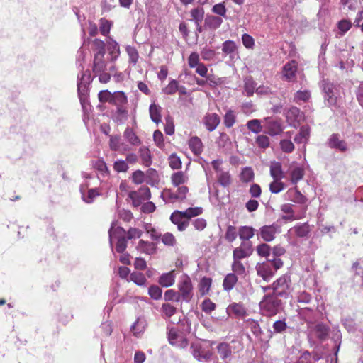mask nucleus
Masks as SVG:
<instances>
[{"label":"nucleus","instance_id":"nucleus-15","mask_svg":"<svg viewBox=\"0 0 363 363\" xmlns=\"http://www.w3.org/2000/svg\"><path fill=\"white\" fill-rule=\"evenodd\" d=\"M286 199L298 204H304L307 198L296 187L289 189L285 194Z\"/></svg>","mask_w":363,"mask_h":363},{"label":"nucleus","instance_id":"nucleus-28","mask_svg":"<svg viewBox=\"0 0 363 363\" xmlns=\"http://www.w3.org/2000/svg\"><path fill=\"white\" fill-rule=\"evenodd\" d=\"M189 180L188 176L182 171L174 172L171 176V182L174 186H181Z\"/></svg>","mask_w":363,"mask_h":363},{"label":"nucleus","instance_id":"nucleus-56","mask_svg":"<svg viewBox=\"0 0 363 363\" xmlns=\"http://www.w3.org/2000/svg\"><path fill=\"white\" fill-rule=\"evenodd\" d=\"M121 145H123L121 142L120 136L111 135L109 140V146L111 150L118 151L121 150Z\"/></svg>","mask_w":363,"mask_h":363},{"label":"nucleus","instance_id":"nucleus-19","mask_svg":"<svg viewBox=\"0 0 363 363\" xmlns=\"http://www.w3.org/2000/svg\"><path fill=\"white\" fill-rule=\"evenodd\" d=\"M223 18L218 16L206 15L204 19V28L216 30L222 25Z\"/></svg>","mask_w":363,"mask_h":363},{"label":"nucleus","instance_id":"nucleus-11","mask_svg":"<svg viewBox=\"0 0 363 363\" xmlns=\"http://www.w3.org/2000/svg\"><path fill=\"white\" fill-rule=\"evenodd\" d=\"M265 133L271 136H275L283 131V126L280 120L272 118H265L264 125Z\"/></svg>","mask_w":363,"mask_h":363},{"label":"nucleus","instance_id":"nucleus-7","mask_svg":"<svg viewBox=\"0 0 363 363\" xmlns=\"http://www.w3.org/2000/svg\"><path fill=\"white\" fill-rule=\"evenodd\" d=\"M178 288L181 298L185 302H189L194 296V293L191 278L187 274H184L180 277Z\"/></svg>","mask_w":363,"mask_h":363},{"label":"nucleus","instance_id":"nucleus-25","mask_svg":"<svg viewBox=\"0 0 363 363\" xmlns=\"http://www.w3.org/2000/svg\"><path fill=\"white\" fill-rule=\"evenodd\" d=\"M270 176L273 179H282L285 177L281 162L276 161L271 162Z\"/></svg>","mask_w":363,"mask_h":363},{"label":"nucleus","instance_id":"nucleus-57","mask_svg":"<svg viewBox=\"0 0 363 363\" xmlns=\"http://www.w3.org/2000/svg\"><path fill=\"white\" fill-rule=\"evenodd\" d=\"M203 212V208L201 207H194V208H189L186 211H182L183 216H185V218L187 220L191 218V217L197 216L201 214Z\"/></svg>","mask_w":363,"mask_h":363},{"label":"nucleus","instance_id":"nucleus-37","mask_svg":"<svg viewBox=\"0 0 363 363\" xmlns=\"http://www.w3.org/2000/svg\"><path fill=\"white\" fill-rule=\"evenodd\" d=\"M311 97V94L309 90H298L294 96L293 101L296 104H301V102H308Z\"/></svg>","mask_w":363,"mask_h":363},{"label":"nucleus","instance_id":"nucleus-62","mask_svg":"<svg viewBox=\"0 0 363 363\" xmlns=\"http://www.w3.org/2000/svg\"><path fill=\"white\" fill-rule=\"evenodd\" d=\"M126 51L129 56L130 62L132 64L135 65L139 57L138 52L136 48L135 47L128 45L126 47Z\"/></svg>","mask_w":363,"mask_h":363},{"label":"nucleus","instance_id":"nucleus-35","mask_svg":"<svg viewBox=\"0 0 363 363\" xmlns=\"http://www.w3.org/2000/svg\"><path fill=\"white\" fill-rule=\"evenodd\" d=\"M313 332L317 338L323 340L328 335L329 328L324 323H318L313 328Z\"/></svg>","mask_w":363,"mask_h":363},{"label":"nucleus","instance_id":"nucleus-51","mask_svg":"<svg viewBox=\"0 0 363 363\" xmlns=\"http://www.w3.org/2000/svg\"><path fill=\"white\" fill-rule=\"evenodd\" d=\"M211 11L213 13L218 15L220 18H222V17L225 18H228L227 15H226L227 9L223 2L215 4L212 7Z\"/></svg>","mask_w":363,"mask_h":363},{"label":"nucleus","instance_id":"nucleus-10","mask_svg":"<svg viewBox=\"0 0 363 363\" xmlns=\"http://www.w3.org/2000/svg\"><path fill=\"white\" fill-rule=\"evenodd\" d=\"M253 252L252 242H242L239 247H235L233 252V259L241 260L249 257Z\"/></svg>","mask_w":363,"mask_h":363},{"label":"nucleus","instance_id":"nucleus-49","mask_svg":"<svg viewBox=\"0 0 363 363\" xmlns=\"http://www.w3.org/2000/svg\"><path fill=\"white\" fill-rule=\"evenodd\" d=\"M256 251L259 256L268 259L270 256L272 248L268 244L262 243L257 246Z\"/></svg>","mask_w":363,"mask_h":363},{"label":"nucleus","instance_id":"nucleus-48","mask_svg":"<svg viewBox=\"0 0 363 363\" xmlns=\"http://www.w3.org/2000/svg\"><path fill=\"white\" fill-rule=\"evenodd\" d=\"M87 89H85L84 86L82 85L81 83L79 84V99L84 111H85V105H89L87 100Z\"/></svg>","mask_w":363,"mask_h":363},{"label":"nucleus","instance_id":"nucleus-20","mask_svg":"<svg viewBox=\"0 0 363 363\" xmlns=\"http://www.w3.org/2000/svg\"><path fill=\"white\" fill-rule=\"evenodd\" d=\"M235 350L230 344L227 342H220L217 346L218 352L222 360L226 361L229 359Z\"/></svg>","mask_w":363,"mask_h":363},{"label":"nucleus","instance_id":"nucleus-53","mask_svg":"<svg viewBox=\"0 0 363 363\" xmlns=\"http://www.w3.org/2000/svg\"><path fill=\"white\" fill-rule=\"evenodd\" d=\"M247 128L254 133H259L262 130V126L258 119H252L247 123Z\"/></svg>","mask_w":363,"mask_h":363},{"label":"nucleus","instance_id":"nucleus-47","mask_svg":"<svg viewBox=\"0 0 363 363\" xmlns=\"http://www.w3.org/2000/svg\"><path fill=\"white\" fill-rule=\"evenodd\" d=\"M254 172L250 167H247L242 169L240 174V180L243 182L248 183L254 179Z\"/></svg>","mask_w":363,"mask_h":363},{"label":"nucleus","instance_id":"nucleus-18","mask_svg":"<svg viewBox=\"0 0 363 363\" xmlns=\"http://www.w3.org/2000/svg\"><path fill=\"white\" fill-rule=\"evenodd\" d=\"M184 218H185V216H183L182 211H174L170 216L171 221L177 225L179 231L184 230L189 225V221L183 220Z\"/></svg>","mask_w":363,"mask_h":363},{"label":"nucleus","instance_id":"nucleus-34","mask_svg":"<svg viewBox=\"0 0 363 363\" xmlns=\"http://www.w3.org/2000/svg\"><path fill=\"white\" fill-rule=\"evenodd\" d=\"M123 137L132 145L138 146L141 143L140 138L136 135L133 130L129 127L125 128Z\"/></svg>","mask_w":363,"mask_h":363},{"label":"nucleus","instance_id":"nucleus-63","mask_svg":"<svg viewBox=\"0 0 363 363\" xmlns=\"http://www.w3.org/2000/svg\"><path fill=\"white\" fill-rule=\"evenodd\" d=\"M179 89L178 82L175 79H172L168 85L163 89V92L168 95L175 94Z\"/></svg>","mask_w":363,"mask_h":363},{"label":"nucleus","instance_id":"nucleus-42","mask_svg":"<svg viewBox=\"0 0 363 363\" xmlns=\"http://www.w3.org/2000/svg\"><path fill=\"white\" fill-rule=\"evenodd\" d=\"M285 187L286 185L284 182H281V179H273V181L269 185L270 192L275 194L282 191Z\"/></svg>","mask_w":363,"mask_h":363},{"label":"nucleus","instance_id":"nucleus-31","mask_svg":"<svg viewBox=\"0 0 363 363\" xmlns=\"http://www.w3.org/2000/svg\"><path fill=\"white\" fill-rule=\"evenodd\" d=\"M104 55H94L93 72L94 74L106 71V63L104 60Z\"/></svg>","mask_w":363,"mask_h":363},{"label":"nucleus","instance_id":"nucleus-5","mask_svg":"<svg viewBox=\"0 0 363 363\" xmlns=\"http://www.w3.org/2000/svg\"><path fill=\"white\" fill-rule=\"evenodd\" d=\"M177 187L176 191L167 188L162 191L160 197L165 203L182 202L186 199L189 188L184 185Z\"/></svg>","mask_w":363,"mask_h":363},{"label":"nucleus","instance_id":"nucleus-27","mask_svg":"<svg viewBox=\"0 0 363 363\" xmlns=\"http://www.w3.org/2000/svg\"><path fill=\"white\" fill-rule=\"evenodd\" d=\"M255 229L252 226H240L238 230V235L242 242H248L255 235Z\"/></svg>","mask_w":363,"mask_h":363},{"label":"nucleus","instance_id":"nucleus-55","mask_svg":"<svg viewBox=\"0 0 363 363\" xmlns=\"http://www.w3.org/2000/svg\"><path fill=\"white\" fill-rule=\"evenodd\" d=\"M164 298L167 301H174L179 302L181 300V296L179 292L173 289H168L164 292Z\"/></svg>","mask_w":363,"mask_h":363},{"label":"nucleus","instance_id":"nucleus-22","mask_svg":"<svg viewBox=\"0 0 363 363\" xmlns=\"http://www.w3.org/2000/svg\"><path fill=\"white\" fill-rule=\"evenodd\" d=\"M310 128L308 125H303L300 128L299 133L296 135L294 140L297 144H306L308 143L310 136Z\"/></svg>","mask_w":363,"mask_h":363},{"label":"nucleus","instance_id":"nucleus-21","mask_svg":"<svg viewBox=\"0 0 363 363\" xmlns=\"http://www.w3.org/2000/svg\"><path fill=\"white\" fill-rule=\"evenodd\" d=\"M226 312L228 315H234L235 317H243L246 314V310L243 304L240 303H233L230 304L227 308Z\"/></svg>","mask_w":363,"mask_h":363},{"label":"nucleus","instance_id":"nucleus-54","mask_svg":"<svg viewBox=\"0 0 363 363\" xmlns=\"http://www.w3.org/2000/svg\"><path fill=\"white\" fill-rule=\"evenodd\" d=\"M301 117V110L296 106H291L286 112V118L288 119L299 121Z\"/></svg>","mask_w":363,"mask_h":363},{"label":"nucleus","instance_id":"nucleus-17","mask_svg":"<svg viewBox=\"0 0 363 363\" xmlns=\"http://www.w3.org/2000/svg\"><path fill=\"white\" fill-rule=\"evenodd\" d=\"M328 144L330 148L336 149L341 152H345L347 150V143L343 140H340L339 135L336 133L330 135Z\"/></svg>","mask_w":363,"mask_h":363},{"label":"nucleus","instance_id":"nucleus-30","mask_svg":"<svg viewBox=\"0 0 363 363\" xmlns=\"http://www.w3.org/2000/svg\"><path fill=\"white\" fill-rule=\"evenodd\" d=\"M189 146L194 155H200L203 151V143L197 136L191 137L189 141Z\"/></svg>","mask_w":363,"mask_h":363},{"label":"nucleus","instance_id":"nucleus-1","mask_svg":"<svg viewBox=\"0 0 363 363\" xmlns=\"http://www.w3.org/2000/svg\"><path fill=\"white\" fill-rule=\"evenodd\" d=\"M320 88L322 91L325 105L331 108H337L338 100L342 92L340 84L334 83L328 79H323L320 82Z\"/></svg>","mask_w":363,"mask_h":363},{"label":"nucleus","instance_id":"nucleus-23","mask_svg":"<svg viewBox=\"0 0 363 363\" xmlns=\"http://www.w3.org/2000/svg\"><path fill=\"white\" fill-rule=\"evenodd\" d=\"M87 187L86 185L84 186L82 185L79 188L80 193L82 194V200L86 203H93L94 199L99 196V193L97 190V189H90L87 194H85V189Z\"/></svg>","mask_w":363,"mask_h":363},{"label":"nucleus","instance_id":"nucleus-9","mask_svg":"<svg viewBox=\"0 0 363 363\" xmlns=\"http://www.w3.org/2000/svg\"><path fill=\"white\" fill-rule=\"evenodd\" d=\"M128 197L131 199L135 207H138L145 201L149 200L151 197L150 189L147 186H142L138 191H132L129 193Z\"/></svg>","mask_w":363,"mask_h":363},{"label":"nucleus","instance_id":"nucleus-52","mask_svg":"<svg viewBox=\"0 0 363 363\" xmlns=\"http://www.w3.org/2000/svg\"><path fill=\"white\" fill-rule=\"evenodd\" d=\"M232 273H234L235 275H244L245 274V267L243 264L240 262V260L233 259V262L231 265Z\"/></svg>","mask_w":363,"mask_h":363},{"label":"nucleus","instance_id":"nucleus-64","mask_svg":"<svg viewBox=\"0 0 363 363\" xmlns=\"http://www.w3.org/2000/svg\"><path fill=\"white\" fill-rule=\"evenodd\" d=\"M162 294V289L157 285H152L148 289V294L152 298L155 300H158L161 298Z\"/></svg>","mask_w":363,"mask_h":363},{"label":"nucleus","instance_id":"nucleus-36","mask_svg":"<svg viewBox=\"0 0 363 363\" xmlns=\"http://www.w3.org/2000/svg\"><path fill=\"white\" fill-rule=\"evenodd\" d=\"M256 86L257 83L253 80V79L251 77H245L244 79L243 93L247 96H252L256 90Z\"/></svg>","mask_w":363,"mask_h":363},{"label":"nucleus","instance_id":"nucleus-43","mask_svg":"<svg viewBox=\"0 0 363 363\" xmlns=\"http://www.w3.org/2000/svg\"><path fill=\"white\" fill-rule=\"evenodd\" d=\"M212 284L211 278L204 277H203L199 283V291L201 295H206L208 293Z\"/></svg>","mask_w":363,"mask_h":363},{"label":"nucleus","instance_id":"nucleus-14","mask_svg":"<svg viewBox=\"0 0 363 363\" xmlns=\"http://www.w3.org/2000/svg\"><path fill=\"white\" fill-rule=\"evenodd\" d=\"M220 121V117L214 113H207L203 119L206 128L210 132L213 131L218 127Z\"/></svg>","mask_w":363,"mask_h":363},{"label":"nucleus","instance_id":"nucleus-3","mask_svg":"<svg viewBox=\"0 0 363 363\" xmlns=\"http://www.w3.org/2000/svg\"><path fill=\"white\" fill-rule=\"evenodd\" d=\"M109 244L113 250V240H117L116 250L118 253H123L127 248V242L129 239L126 236V231L122 227H115V223H113L108 230Z\"/></svg>","mask_w":363,"mask_h":363},{"label":"nucleus","instance_id":"nucleus-2","mask_svg":"<svg viewBox=\"0 0 363 363\" xmlns=\"http://www.w3.org/2000/svg\"><path fill=\"white\" fill-rule=\"evenodd\" d=\"M283 300L270 293L266 294L259 303L262 314L267 317L274 316L284 308Z\"/></svg>","mask_w":363,"mask_h":363},{"label":"nucleus","instance_id":"nucleus-61","mask_svg":"<svg viewBox=\"0 0 363 363\" xmlns=\"http://www.w3.org/2000/svg\"><path fill=\"white\" fill-rule=\"evenodd\" d=\"M161 310L164 315L167 318L173 316L177 312V308L170 303H163Z\"/></svg>","mask_w":363,"mask_h":363},{"label":"nucleus","instance_id":"nucleus-38","mask_svg":"<svg viewBox=\"0 0 363 363\" xmlns=\"http://www.w3.org/2000/svg\"><path fill=\"white\" fill-rule=\"evenodd\" d=\"M138 152L143 164L145 167L150 166L152 164V157L149 149L147 147L143 146L140 147Z\"/></svg>","mask_w":363,"mask_h":363},{"label":"nucleus","instance_id":"nucleus-8","mask_svg":"<svg viewBox=\"0 0 363 363\" xmlns=\"http://www.w3.org/2000/svg\"><path fill=\"white\" fill-rule=\"evenodd\" d=\"M281 232V227L277 224L262 226L257 232L258 239L269 242L274 240L276 235Z\"/></svg>","mask_w":363,"mask_h":363},{"label":"nucleus","instance_id":"nucleus-29","mask_svg":"<svg viewBox=\"0 0 363 363\" xmlns=\"http://www.w3.org/2000/svg\"><path fill=\"white\" fill-rule=\"evenodd\" d=\"M147 326L144 318H138L133 325L131 326V330L135 337H139L145 330Z\"/></svg>","mask_w":363,"mask_h":363},{"label":"nucleus","instance_id":"nucleus-26","mask_svg":"<svg viewBox=\"0 0 363 363\" xmlns=\"http://www.w3.org/2000/svg\"><path fill=\"white\" fill-rule=\"evenodd\" d=\"M175 274L174 271L163 273L159 277L158 283L163 287H169L174 284Z\"/></svg>","mask_w":363,"mask_h":363},{"label":"nucleus","instance_id":"nucleus-6","mask_svg":"<svg viewBox=\"0 0 363 363\" xmlns=\"http://www.w3.org/2000/svg\"><path fill=\"white\" fill-rule=\"evenodd\" d=\"M189 350L191 355L198 362H208L211 360L213 352L199 342H192Z\"/></svg>","mask_w":363,"mask_h":363},{"label":"nucleus","instance_id":"nucleus-46","mask_svg":"<svg viewBox=\"0 0 363 363\" xmlns=\"http://www.w3.org/2000/svg\"><path fill=\"white\" fill-rule=\"evenodd\" d=\"M130 280L140 286H144L147 283L145 275L138 272H133L130 274Z\"/></svg>","mask_w":363,"mask_h":363},{"label":"nucleus","instance_id":"nucleus-59","mask_svg":"<svg viewBox=\"0 0 363 363\" xmlns=\"http://www.w3.org/2000/svg\"><path fill=\"white\" fill-rule=\"evenodd\" d=\"M111 26V23L108 20L104 18L100 19L99 31L101 35H107L110 32Z\"/></svg>","mask_w":363,"mask_h":363},{"label":"nucleus","instance_id":"nucleus-60","mask_svg":"<svg viewBox=\"0 0 363 363\" xmlns=\"http://www.w3.org/2000/svg\"><path fill=\"white\" fill-rule=\"evenodd\" d=\"M351 27L352 22L347 19H342L337 23V28L342 35H345Z\"/></svg>","mask_w":363,"mask_h":363},{"label":"nucleus","instance_id":"nucleus-4","mask_svg":"<svg viewBox=\"0 0 363 363\" xmlns=\"http://www.w3.org/2000/svg\"><path fill=\"white\" fill-rule=\"evenodd\" d=\"M291 280L289 275L284 274L274 281L272 284L271 294L280 298L286 299L291 294Z\"/></svg>","mask_w":363,"mask_h":363},{"label":"nucleus","instance_id":"nucleus-16","mask_svg":"<svg viewBox=\"0 0 363 363\" xmlns=\"http://www.w3.org/2000/svg\"><path fill=\"white\" fill-rule=\"evenodd\" d=\"M256 269L257 274L266 281H269L276 273L267 262L257 266Z\"/></svg>","mask_w":363,"mask_h":363},{"label":"nucleus","instance_id":"nucleus-12","mask_svg":"<svg viewBox=\"0 0 363 363\" xmlns=\"http://www.w3.org/2000/svg\"><path fill=\"white\" fill-rule=\"evenodd\" d=\"M290 182L292 184H296L304 176L305 171L302 166L294 162L289 167Z\"/></svg>","mask_w":363,"mask_h":363},{"label":"nucleus","instance_id":"nucleus-24","mask_svg":"<svg viewBox=\"0 0 363 363\" xmlns=\"http://www.w3.org/2000/svg\"><path fill=\"white\" fill-rule=\"evenodd\" d=\"M137 250L140 252L152 255L156 252V245L154 242L140 240L137 245Z\"/></svg>","mask_w":363,"mask_h":363},{"label":"nucleus","instance_id":"nucleus-13","mask_svg":"<svg viewBox=\"0 0 363 363\" xmlns=\"http://www.w3.org/2000/svg\"><path fill=\"white\" fill-rule=\"evenodd\" d=\"M297 72V63L294 60L287 62L283 67V77L288 82H293L296 79Z\"/></svg>","mask_w":363,"mask_h":363},{"label":"nucleus","instance_id":"nucleus-44","mask_svg":"<svg viewBox=\"0 0 363 363\" xmlns=\"http://www.w3.org/2000/svg\"><path fill=\"white\" fill-rule=\"evenodd\" d=\"M190 15L194 23H201L204 18V9L202 7L194 8L191 10Z\"/></svg>","mask_w":363,"mask_h":363},{"label":"nucleus","instance_id":"nucleus-32","mask_svg":"<svg viewBox=\"0 0 363 363\" xmlns=\"http://www.w3.org/2000/svg\"><path fill=\"white\" fill-rule=\"evenodd\" d=\"M238 277L234 273H228L224 278L223 286L225 291H231L238 282Z\"/></svg>","mask_w":363,"mask_h":363},{"label":"nucleus","instance_id":"nucleus-50","mask_svg":"<svg viewBox=\"0 0 363 363\" xmlns=\"http://www.w3.org/2000/svg\"><path fill=\"white\" fill-rule=\"evenodd\" d=\"M237 50L236 44L233 40H226L223 43L222 51L226 55H233Z\"/></svg>","mask_w":363,"mask_h":363},{"label":"nucleus","instance_id":"nucleus-58","mask_svg":"<svg viewBox=\"0 0 363 363\" xmlns=\"http://www.w3.org/2000/svg\"><path fill=\"white\" fill-rule=\"evenodd\" d=\"M169 167L172 169H179L182 167V160L176 154H172L169 158Z\"/></svg>","mask_w":363,"mask_h":363},{"label":"nucleus","instance_id":"nucleus-41","mask_svg":"<svg viewBox=\"0 0 363 363\" xmlns=\"http://www.w3.org/2000/svg\"><path fill=\"white\" fill-rule=\"evenodd\" d=\"M217 180L220 185L223 187L228 186L232 182V179L230 173L228 172L225 171H222L220 173L217 174Z\"/></svg>","mask_w":363,"mask_h":363},{"label":"nucleus","instance_id":"nucleus-39","mask_svg":"<svg viewBox=\"0 0 363 363\" xmlns=\"http://www.w3.org/2000/svg\"><path fill=\"white\" fill-rule=\"evenodd\" d=\"M291 230H293L296 235L299 238H304L307 236L310 232L309 225L308 223L297 224Z\"/></svg>","mask_w":363,"mask_h":363},{"label":"nucleus","instance_id":"nucleus-40","mask_svg":"<svg viewBox=\"0 0 363 363\" xmlns=\"http://www.w3.org/2000/svg\"><path fill=\"white\" fill-rule=\"evenodd\" d=\"M127 103V97L123 91L113 93L111 104L115 106L124 105Z\"/></svg>","mask_w":363,"mask_h":363},{"label":"nucleus","instance_id":"nucleus-33","mask_svg":"<svg viewBox=\"0 0 363 363\" xmlns=\"http://www.w3.org/2000/svg\"><path fill=\"white\" fill-rule=\"evenodd\" d=\"M161 110L162 108L155 103L151 104L149 107L150 118L154 123L157 124L161 122Z\"/></svg>","mask_w":363,"mask_h":363},{"label":"nucleus","instance_id":"nucleus-45","mask_svg":"<svg viewBox=\"0 0 363 363\" xmlns=\"http://www.w3.org/2000/svg\"><path fill=\"white\" fill-rule=\"evenodd\" d=\"M145 175L146 182L151 186H154L155 183H157L159 177L157 172L152 168H150L147 170Z\"/></svg>","mask_w":363,"mask_h":363}]
</instances>
